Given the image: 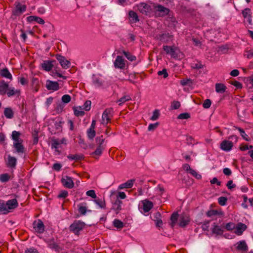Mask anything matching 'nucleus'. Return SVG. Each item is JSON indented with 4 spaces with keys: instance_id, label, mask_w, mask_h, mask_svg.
<instances>
[{
    "instance_id": "44",
    "label": "nucleus",
    "mask_w": 253,
    "mask_h": 253,
    "mask_svg": "<svg viewBox=\"0 0 253 253\" xmlns=\"http://www.w3.org/2000/svg\"><path fill=\"white\" fill-rule=\"evenodd\" d=\"M123 53L125 57L130 61L132 62L136 60V57L131 55L129 52L123 51Z\"/></svg>"
},
{
    "instance_id": "60",
    "label": "nucleus",
    "mask_w": 253,
    "mask_h": 253,
    "mask_svg": "<svg viewBox=\"0 0 253 253\" xmlns=\"http://www.w3.org/2000/svg\"><path fill=\"white\" fill-rule=\"evenodd\" d=\"M211 102L210 99H206L203 103V106L205 109H208L210 107Z\"/></svg>"
},
{
    "instance_id": "36",
    "label": "nucleus",
    "mask_w": 253,
    "mask_h": 253,
    "mask_svg": "<svg viewBox=\"0 0 253 253\" xmlns=\"http://www.w3.org/2000/svg\"><path fill=\"white\" fill-rule=\"evenodd\" d=\"M131 100L130 96L127 95H124L123 97L120 98L117 102H119V105H121L123 103L128 101Z\"/></svg>"
},
{
    "instance_id": "11",
    "label": "nucleus",
    "mask_w": 253,
    "mask_h": 253,
    "mask_svg": "<svg viewBox=\"0 0 253 253\" xmlns=\"http://www.w3.org/2000/svg\"><path fill=\"white\" fill-rule=\"evenodd\" d=\"M92 83L96 87H104V81L100 77L98 76H93Z\"/></svg>"
},
{
    "instance_id": "34",
    "label": "nucleus",
    "mask_w": 253,
    "mask_h": 253,
    "mask_svg": "<svg viewBox=\"0 0 253 253\" xmlns=\"http://www.w3.org/2000/svg\"><path fill=\"white\" fill-rule=\"evenodd\" d=\"M20 135V133L19 132L15 130L12 131L11 137L14 142L23 141L21 139L19 138Z\"/></svg>"
},
{
    "instance_id": "41",
    "label": "nucleus",
    "mask_w": 253,
    "mask_h": 253,
    "mask_svg": "<svg viewBox=\"0 0 253 253\" xmlns=\"http://www.w3.org/2000/svg\"><path fill=\"white\" fill-rule=\"evenodd\" d=\"M236 129H237L240 134L242 137L246 141H249L250 140V138L249 137V136L245 133V131L241 128V127H236Z\"/></svg>"
},
{
    "instance_id": "51",
    "label": "nucleus",
    "mask_w": 253,
    "mask_h": 253,
    "mask_svg": "<svg viewBox=\"0 0 253 253\" xmlns=\"http://www.w3.org/2000/svg\"><path fill=\"white\" fill-rule=\"evenodd\" d=\"M10 179V176L7 173H3L0 175V180L4 182L8 181Z\"/></svg>"
},
{
    "instance_id": "56",
    "label": "nucleus",
    "mask_w": 253,
    "mask_h": 253,
    "mask_svg": "<svg viewBox=\"0 0 253 253\" xmlns=\"http://www.w3.org/2000/svg\"><path fill=\"white\" fill-rule=\"evenodd\" d=\"M190 115L188 113H184L180 114L178 117L177 119H180V120H184V119H188L190 118Z\"/></svg>"
},
{
    "instance_id": "64",
    "label": "nucleus",
    "mask_w": 253,
    "mask_h": 253,
    "mask_svg": "<svg viewBox=\"0 0 253 253\" xmlns=\"http://www.w3.org/2000/svg\"><path fill=\"white\" fill-rule=\"evenodd\" d=\"M86 194L87 196L91 197L93 199L96 198V195L95 194V191L93 190H90L86 192Z\"/></svg>"
},
{
    "instance_id": "28",
    "label": "nucleus",
    "mask_w": 253,
    "mask_h": 253,
    "mask_svg": "<svg viewBox=\"0 0 253 253\" xmlns=\"http://www.w3.org/2000/svg\"><path fill=\"white\" fill-rule=\"evenodd\" d=\"M0 75L1 77L11 80L12 77L11 74L7 69L5 68L0 71Z\"/></svg>"
},
{
    "instance_id": "15",
    "label": "nucleus",
    "mask_w": 253,
    "mask_h": 253,
    "mask_svg": "<svg viewBox=\"0 0 253 253\" xmlns=\"http://www.w3.org/2000/svg\"><path fill=\"white\" fill-rule=\"evenodd\" d=\"M20 90L16 89L13 87H8L6 94L8 97L13 96H19L20 95Z\"/></svg>"
},
{
    "instance_id": "22",
    "label": "nucleus",
    "mask_w": 253,
    "mask_h": 253,
    "mask_svg": "<svg viewBox=\"0 0 253 253\" xmlns=\"http://www.w3.org/2000/svg\"><path fill=\"white\" fill-rule=\"evenodd\" d=\"M215 91L218 93H223L226 91V86L223 84L216 83L215 85Z\"/></svg>"
},
{
    "instance_id": "59",
    "label": "nucleus",
    "mask_w": 253,
    "mask_h": 253,
    "mask_svg": "<svg viewBox=\"0 0 253 253\" xmlns=\"http://www.w3.org/2000/svg\"><path fill=\"white\" fill-rule=\"evenodd\" d=\"M61 99L63 102L68 103L70 102L71 97L69 95L65 94L62 96Z\"/></svg>"
},
{
    "instance_id": "50",
    "label": "nucleus",
    "mask_w": 253,
    "mask_h": 253,
    "mask_svg": "<svg viewBox=\"0 0 253 253\" xmlns=\"http://www.w3.org/2000/svg\"><path fill=\"white\" fill-rule=\"evenodd\" d=\"M95 131L94 129L89 128L87 131V136L89 139H92L95 136Z\"/></svg>"
},
{
    "instance_id": "45",
    "label": "nucleus",
    "mask_w": 253,
    "mask_h": 253,
    "mask_svg": "<svg viewBox=\"0 0 253 253\" xmlns=\"http://www.w3.org/2000/svg\"><path fill=\"white\" fill-rule=\"evenodd\" d=\"M9 212V211L8 210L6 204H0V213L6 214Z\"/></svg>"
},
{
    "instance_id": "18",
    "label": "nucleus",
    "mask_w": 253,
    "mask_h": 253,
    "mask_svg": "<svg viewBox=\"0 0 253 253\" xmlns=\"http://www.w3.org/2000/svg\"><path fill=\"white\" fill-rule=\"evenodd\" d=\"M153 204L152 202L145 200L143 202V210L144 212H147L149 211L153 208Z\"/></svg>"
},
{
    "instance_id": "52",
    "label": "nucleus",
    "mask_w": 253,
    "mask_h": 253,
    "mask_svg": "<svg viewBox=\"0 0 253 253\" xmlns=\"http://www.w3.org/2000/svg\"><path fill=\"white\" fill-rule=\"evenodd\" d=\"M91 102L90 100L86 101L82 107V109L85 111H89L90 109Z\"/></svg>"
},
{
    "instance_id": "29",
    "label": "nucleus",
    "mask_w": 253,
    "mask_h": 253,
    "mask_svg": "<svg viewBox=\"0 0 253 253\" xmlns=\"http://www.w3.org/2000/svg\"><path fill=\"white\" fill-rule=\"evenodd\" d=\"M67 158L71 160L80 161L83 160L84 157L83 154H75L69 155L67 156Z\"/></svg>"
},
{
    "instance_id": "17",
    "label": "nucleus",
    "mask_w": 253,
    "mask_h": 253,
    "mask_svg": "<svg viewBox=\"0 0 253 253\" xmlns=\"http://www.w3.org/2000/svg\"><path fill=\"white\" fill-rule=\"evenodd\" d=\"M9 87L8 84L4 81L0 82V95H3L6 94L8 88Z\"/></svg>"
},
{
    "instance_id": "31",
    "label": "nucleus",
    "mask_w": 253,
    "mask_h": 253,
    "mask_svg": "<svg viewBox=\"0 0 253 253\" xmlns=\"http://www.w3.org/2000/svg\"><path fill=\"white\" fill-rule=\"evenodd\" d=\"M164 50L168 54L171 55L173 54V53L175 52L176 47L169 46L168 45H164L163 46Z\"/></svg>"
},
{
    "instance_id": "25",
    "label": "nucleus",
    "mask_w": 253,
    "mask_h": 253,
    "mask_svg": "<svg viewBox=\"0 0 253 253\" xmlns=\"http://www.w3.org/2000/svg\"><path fill=\"white\" fill-rule=\"evenodd\" d=\"M86 205V203H82L78 205V211L81 214L85 215L86 211H91L90 210H87V207Z\"/></svg>"
},
{
    "instance_id": "48",
    "label": "nucleus",
    "mask_w": 253,
    "mask_h": 253,
    "mask_svg": "<svg viewBox=\"0 0 253 253\" xmlns=\"http://www.w3.org/2000/svg\"><path fill=\"white\" fill-rule=\"evenodd\" d=\"M113 225L115 227L118 229H122L124 227V223L123 222L117 219L114 220Z\"/></svg>"
},
{
    "instance_id": "30",
    "label": "nucleus",
    "mask_w": 253,
    "mask_h": 253,
    "mask_svg": "<svg viewBox=\"0 0 253 253\" xmlns=\"http://www.w3.org/2000/svg\"><path fill=\"white\" fill-rule=\"evenodd\" d=\"M129 16L131 21L134 23H136L139 21L138 16L135 12L133 11H129Z\"/></svg>"
},
{
    "instance_id": "54",
    "label": "nucleus",
    "mask_w": 253,
    "mask_h": 253,
    "mask_svg": "<svg viewBox=\"0 0 253 253\" xmlns=\"http://www.w3.org/2000/svg\"><path fill=\"white\" fill-rule=\"evenodd\" d=\"M180 106V103L178 101H173L171 102L170 108L171 109H177Z\"/></svg>"
},
{
    "instance_id": "9",
    "label": "nucleus",
    "mask_w": 253,
    "mask_h": 253,
    "mask_svg": "<svg viewBox=\"0 0 253 253\" xmlns=\"http://www.w3.org/2000/svg\"><path fill=\"white\" fill-rule=\"evenodd\" d=\"M220 146L222 150L228 152L232 149L233 143L231 141L224 140L220 143Z\"/></svg>"
},
{
    "instance_id": "6",
    "label": "nucleus",
    "mask_w": 253,
    "mask_h": 253,
    "mask_svg": "<svg viewBox=\"0 0 253 253\" xmlns=\"http://www.w3.org/2000/svg\"><path fill=\"white\" fill-rule=\"evenodd\" d=\"M33 226L35 231L38 233H42L44 231V225L40 219L34 221Z\"/></svg>"
},
{
    "instance_id": "26",
    "label": "nucleus",
    "mask_w": 253,
    "mask_h": 253,
    "mask_svg": "<svg viewBox=\"0 0 253 253\" xmlns=\"http://www.w3.org/2000/svg\"><path fill=\"white\" fill-rule=\"evenodd\" d=\"M3 113L7 119H12L14 116V112L10 107L5 108Z\"/></svg>"
},
{
    "instance_id": "38",
    "label": "nucleus",
    "mask_w": 253,
    "mask_h": 253,
    "mask_svg": "<svg viewBox=\"0 0 253 253\" xmlns=\"http://www.w3.org/2000/svg\"><path fill=\"white\" fill-rule=\"evenodd\" d=\"M122 202L117 199L114 203V209L118 211H119L122 210Z\"/></svg>"
},
{
    "instance_id": "10",
    "label": "nucleus",
    "mask_w": 253,
    "mask_h": 253,
    "mask_svg": "<svg viewBox=\"0 0 253 253\" xmlns=\"http://www.w3.org/2000/svg\"><path fill=\"white\" fill-rule=\"evenodd\" d=\"M46 87L48 90L56 91L59 89V85L56 82L47 80L46 82Z\"/></svg>"
},
{
    "instance_id": "55",
    "label": "nucleus",
    "mask_w": 253,
    "mask_h": 253,
    "mask_svg": "<svg viewBox=\"0 0 253 253\" xmlns=\"http://www.w3.org/2000/svg\"><path fill=\"white\" fill-rule=\"evenodd\" d=\"M160 116L159 111L158 110H155L153 112V115L151 117L150 119L152 121H155L157 120Z\"/></svg>"
},
{
    "instance_id": "39",
    "label": "nucleus",
    "mask_w": 253,
    "mask_h": 253,
    "mask_svg": "<svg viewBox=\"0 0 253 253\" xmlns=\"http://www.w3.org/2000/svg\"><path fill=\"white\" fill-rule=\"evenodd\" d=\"M94 202L99 207L101 208H105V202L104 199H95L94 200Z\"/></svg>"
},
{
    "instance_id": "53",
    "label": "nucleus",
    "mask_w": 253,
    "mask_h": 253,
    "mask_svg": "<svg viewBox=\"0 0 253 253\" xmlns=\"http://www.w3.org/2000/svg\"><path fill=\"white\" fill-rule=\"evenodd\" d=\"M82 110L81 107H80L79 109L75 108L74 109L75 115L78 117L84 116V112Z\"/></svg>"
},
{
    "instance_id": "43",
    "label": "nucleus",
    "mask_w": 253,
    "mask_h": 253,
    "mask_svg": "<svg viewBox=\"0 0 253 253\" xmlns=\"http://www.w3.org/2000/svg\"><path fill=\"white\" fill-rule=\"evenodd\" d=\"M56 58L59 63H70V61L65 58L64 56L56 55Z\"/></svg>"
},
{
    "instance_id": "37",
    "label": "nucleus",
    "mask_w": 253,
    "mask_h": 253,
    "mask_svg": "<svg viewBox=\"0 0 253 253\" xmlns=\"http://www.w3.org/2000/svg\"><path fill=\"white\" fill-rule=\"evenodd\" d=\"M175 52L173 53L170 56L171 57L176 59H179L183 58V54L178 49H175Z\"/></svg>"
},
{
    "instance_id": "12",
    "label": "nucleus",
    "mask_w": 253,
    "mask_h": 253,
    "mask_svg": "<svg viewBox=\"0 0 253 253\" xmlns=\"http://www.w3.org/2000/svg\"><path fill=\"white\" fill-rule=\"evenodd\" d=\"M235 228V230L234 231V233L236 235L240 236L243 234V232L247 229V226L246 224L240 222L237 224L236 228Z\"/></svg>"
},
{
    "instance_id": "33",
    "label": "nucleus",
    "mask_w": 253,
    "mask_h": 253,
    "mask_svg": "<svg viewBox=\"0 0 253 253\" xmlns=\"http://www.w3.org/2000/svg\"><path fill=\"white\" fill-rule=\"evenodd\" d=\"M178 214L177 213L174 212L171 214V217H170V220H171L170 225L172 228H173L175 226L176 222L178 219Z\"/></svg>"
},
{
    "instance_id": "61",
    "label": "nucleus",
    "mask_w": 253,
    "mask_h": 253,
    "mask_svg": "<svg viewBox=\"0 0 253 253\" xmlns=\"http://www.w3.org/2000/svg\"><path fill=\"white\" fill-rule=\"evenodd\" d=\"M230 84L235 86L237 88H241L242 87V84L241 83L236 80L230 81Z\"/></svg>"
},
{
    "instance_id": "23",
    "label": "nucleus",
    "mask_w": 253,
    "mask_h": 253,
    "mask_svg": "<svg viewBox=\"0 0 253 253\" xmlns=\"http://www.w3.org/2000/svg\"><path fill=\"white\" fill-rule=\"evenodd\" d=\"M17 160L16 158L12 157L10 155L8 156L7 165L8 167L11 168H15Z\"/></svg>"
},
{
    "instance_id": "58",
    "label": "nucleus",
    "mask_w": 253,
    "mask_h": 253,
    "mask_svg": "<svg viewBox=\"0 0 253 253\" xmlns=\"http://www.w3.org/2000/svg\"><path fill=\"white\" fill-rule=\"evenodd\" d=\"M18 82L23 85H25L28 84V80L24 77H20L18 78Z\"/></svg>"
},
{
    "instance_id": "40",
    "label": "nucleus",
    "mask_w": 253,
    "mask_h": 253,
    "mask_svg": "<svg viewBox=\"0 0 253 253\" xmlns=\"http://www.w3.org/2000/svg\"><path fill=\"white\" fill-rule=\"evenodd\" d=\"M54 126L56 128V130L54 131L53 130H52L51 131L52 133L55 134L56 133L61 132L62 131V126H61V122H56L54 123Z\"/></svg>"
},
{
    "instance_id": "27",
    "label": "nucleus",
    "mask_w": 253,
    "mask_h": 253,
    "mask_svg": "<svg viewBox=\"0 0 253 253\" xmlns=\"http://www.w3.org/2000/svg\"><path fill=\"white\" fill-rule=\"evenodd\" d=\"M149 5L145 3H142L139 6V11L144 14H147L149 12Z\"/></svg>"
},
{
    "instance_id": "63",
    "label": "nucleus",
    "mask_w": 253,
    "mask_h": 253,
    "mask_svg": "<svg viewBox=\"0 0 253 253\" xmlns=\"http://www.w3.org/2000/svg\"><path fill=\"white\" fill-rule=\"evenodd\" d=\"M225 228L228 231L232 230L235 229V225L234 223L229 222L226 224Z\"/></svg>"
},
{
    "instance_id": "57",
    "label": "nucleus",
    "mask_w": 253,
    "mask_h": 253,
    "mask_svg": "<svg viewBox=\"0 0 253 253\" xmlns=\"http://www.w3.org/2000/svg\"><path fill=\"white\" fill-rule=\"evenodd\" d=\"M227 199L225 197H220L218 199V204L221 206H224L227 203Z\"/></svg>"
},
{
    "instance_id": "16",
    "label": "nucleus",
    "mask_w": 253,
    "mask_h": 253,
    "mask_svg": "<svg viewBox=\"0 0 253 253\" xmlns=\"http://www.w3.org/2000/svg\"><path fill=\"white\" fill-rule=\"evenodd\" d=\"M223 229L219 226L216 225L215 223H213L211 228V232L216 236L218 235H222L223 233Z\"/></svg>"
},
{
    "instance_id": "19",
    "label": "nucleus",
    "mask_w": 253,
    "mask_h": 253,
    "mask_svg": "<svg viewBox=\"0 0 253 253\" xmlns=\"http://www.w3.org/2000/svg\"><path fill=\"white\" fill-rule=\"evenodd\" d=\"M6 205L8 210L10 211L11 210L14 209L18 207V204L15 199L8 200L6 202Z\"/></svg>"
},
{
    "instance_id": "8",
    "label": "nucleus",
    "mask_w": 253,
    "mask_h": 253,
    "mask_svg": "<svg viewBox=\"0 0 253 253\" xmlns=\"http://www.w3.org/2000/svg\"><path fill=\"white\" fill-rule=\"evenodd\" d=\"M234 246L236 249L239 251L247 252L248 250V245L244 240L237 242Z\"/></svg>"
},
{
    "instance_id": "7",
    "label": "nucleus",
    "mask_w": 253,
    "mask_h": 253,
    "mask_svg": "<svg viewBox=\"0 0 253 253\" xmlns=\"http://www.w3.org/2000/svg\"><path fill=\"white\" fill-rule=\"evenodd\" d=\"M61 182L66 188L71 189L74 187V183L71 177L65 176L61 179Z\"/></svg>"
},
{
    "instance_id": "42",
    "label": "nucleus",
    "mask_w": 253,
    "mask_h": 253,
    "mask_svg": "<svg viewBox=\"0 0 253 253\" xmlns=\"http://www.w3.org/2000/svg\"><path fill=\"white\" fill-rule=\"evenodd\" d=\"M180 84L182 86H190L193 84V81L190 79H183L180 81Z\"/></svg>"
},
{
    "instance_id": "5",
    "label": "nucleus",
    "mask_w": 253,
    "mask_h": 253,
    "mask_svg": "<svg viewBox=\"0 0 253 253\" xmlns=\"http://www.w3.org/2000/svg\"><path fill=\"white\" fill-rule=\"evenodd\" d=\"M15 8L12 11L13 15L18 16L25 12L26 9V6L24 4H21L19 2H15Z\"/></svg>"
},
{
    "instance_id": "13",
    "label": "nucleus",
    "mask_w": 253,
    "mask_h": 253,
    "mask_svg": "<svg viewBox=\"0 0 253 253\" xmlns=\"http://www.w3.org/2000/svg\"><path fill=\"white\" fill-rule=\"evenodd\" d=\"M190 222L189 217L185 214H181L179 219V225L184 227L187 225Z\"/></svg>"
},
{
    "instance_id": "47",
    "label": "nucleus",
    "mask_w": 253,
    "mask_h": 253,
    "mask_svg": "<svg viewBox=\"0 0 253 253\" xmlns=\"http://www.w3.org/2000/svg\"><path fill=\"white\" fill-rule=\"evenodd\" d=\"M105 149L104 147H101L97 146V148L94 152L91 153V155L94 156H99L102 154L103 150Z\"/></svg>"
},
{
    "instance_id": "49",
    "label": "nucleus",
    "mask_w": 253,
    "mask_h": 253,
    "mask_svg": "<svg viewBox=\"0 0 253 253\" xmlns=\"http://www.w3.org/2000/svg\"><path fill=\"white\" fill-rule=\"evenodd\" d=\"M228 49L227 45H223L218 47V52L221 54L226 53L228 52Z\"/></svg>"
},
{
    "instance_id": "3",
    "label": "nucleus",
    "mask_w": 253,
    "mask_h": 253,
    "mask_svg": "<svg viewBox=\"0 0 253 253\" xmlns=\"http://www.w3.org/2000/svg\"><path fill=\"white\" fill-rule=\"evenodd\" d=\"M113 109L112 108L106 109L102 115L101 123L106 125L111 121L113 116Z\"/></svg>"
},
{
    "instance_id": "24",
    "label": "nucleus",
    "mask_w": 253,
    "mask_h": 253,
    "mask_svg": "<svg viewBox=\"0 0 253 253\" xmlns=\"http://www.w3.org/2000/svg\"><path fill=\"white\" fill-rule=\"evenodd\" d=\"M134 181V179L128 180L126 182L120 185L119 189H123L124 188H130L133 186Z\"/></svg>"
},
{
    "instance_id": "32",
    "label": "nucleus",
    "mask_w": 253,
    "mask_h": 253,
    "mask_svg": "<svg viewBox=\"0 0 253 253\" xmlns=\"http://www.w3.org/2000/svg\"><path fill=\"white\" fill-rule=\"evenodd\" d=\"M49 247L56 252H59L61 249L60 246L53 241H51L48 244Z\"/></svg>"
},
{
    "instance_id": "20",
    "label": "nucleus",
    "mask_w": 253,
    "mask_h": 253,
    "mask_svg": "<svg viewBox=\"0 0 253 253\" xmlns=\"http://www.w3.org/2000/svg\"><path fill=\"white\" fill-rule=\"evenodd\" d=\"M27 20L29 22L35 21L40 24H44V21L42 18L36 16H30L27 17Z\"/></svg>"
},
{
    "instance_id": "35",
    "label": "nucleus",
    "mask_w": 253,
    "mask_h": 253,
    "mask_svg": "<svg viewBox=\"0 0 253 253\" xmlns=\"http://www.w3.org/2000/svg\"><path fill=\"white\" fill-rule=\"evenodd\" d=\"M96 142L97 144V146L101 147H105L104 144L105 139L103 138V136L97 137L96 138Z\"/></svg>"
},
{
    "instance_id": "4",
    "label": "nucleus",
    "mask_w": 253,
    "mask_h": 253,
    "mask_svg": "<svg viewBox=\"0 0 253 253\" xmlns=\"http://www.w3.org/2000/svg\"><path fill=\"white\" fill-rule=\"evenodd\" d=\"M182 168L187 173L191 174L196 179H201L202 178V175L199 174L195 170L191 168L189 164H185L183 165Z\"/></svg>"
},
{
    "instance_id": "46",
    "label": "nucleus",
    "mask_w": 253,
    "mask_h": 253,
    "mask_svg": "<svg viewBox=\"0 0 253 253\" xmlns=\"http://www.w3.org/2000/svg\"><path fill=\"white\" fill-rule=\"evenodd\" d=\"M242 14L244 18H250L251 17V10L250 8H247L242 11Z\"/></svg>"
},
{
    "instance_id": "62",
    "label": "nucleus",
    "mask_w": 253,
    "mask_h": 253,
    "mask_svg": "<svg viewBox=\"0 0 253 253\" xmlns=\"http://www.w3.org/2000/svg\"><path fill=\"white\" fill-rule=\"evenodd\" d=\"M42 68L46 71H49L53 68V64H42Z\"/></svg>"
},
{
    "instance_id": "2",
    "label": "nucleus",
    "mask_w": 253,
    "mask_h": 253,
    "mask_svg": "<svg viewBox=\"0 0 253 253\" xmlns=\"http://www.w3.org/2000/svg\"><path fill=\"white\" fill-rule=\"evenodd\" d=\"M154 10L155 15L158 17H164L168 15L169 12V8L161 4L155 5L154 6Z\"/></svg>"
},
{
    "instance_id": "14",
    "label": "nucleus",
    "mask_w": 253,
    "mask_h": 253,
    "mask_svg": "<svg viewBox=\"0 0 253 253\" xmlns=\"http://www.w3.org/2000/svg\"><path fill=\"white\" fill-rule=\"evenodd\" d=\"M61 144H66V140L63 138L62 139H53L52 140L51 147L57 150L59 148V146Z\"/></svg>"
},
{
    "instance_id": "1",
    "label": "nucleus",
    "mask_w": 253,
    "mask_h": 253,
    "mask_svg": "<svg viewBox=\"0 0 253 253\" xmlns=\"http://www.w3.org/2000/svg\"><path fill=\"white\" fill-rule=\"evenodd\" d=\"M85 226V223L81 220H75L70 226L69 230L75 234H78L81 230L83 229Z\"/></svg>"
},
{
    "instance_id": "21",
    "label": "nucleus",
    "mask_w": 253,
    "mask_h": 253,
    "mask_svg": "<svg viewBox=\"0 0 253 253\" xmlns=\"http://www.w3.org/2000/svg\"><path fill=\"white\" fill-rule=\"evenodd\" d=\"M23 141H17L13 142V146L16 152L18 153H23L24 152V147L22 143Z\"/></svg>"
}]
</instances>
